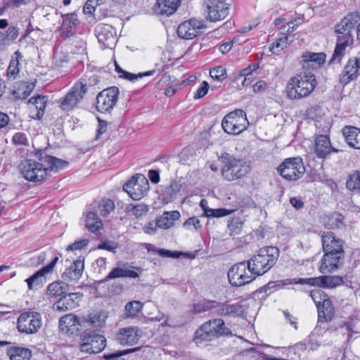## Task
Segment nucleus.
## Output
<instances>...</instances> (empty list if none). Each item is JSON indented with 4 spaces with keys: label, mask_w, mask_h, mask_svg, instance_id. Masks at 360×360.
<instances>
[{
    "label": "nucleus",
    "mask_w": 360,
    "mask_h": 360,
    "mask_svg": "<svg viewBox=\"0 0 360 360\" xmlns=\"http://www.w3.org/2000/svg\"><path fill=\"white\" fill-rule=\"evenodd\" d=\"M217 302L207 300L201 303H197L193 304V311L195 313H201L207 311L212 309H215Z\"/></svg>",
    "instance_id": "3c124183"
},
{
    "label": "nucleus",
    "mask_w": 360,
    "mask_h": 360,
    "mask_svg": "<svg viewBox=\"0 0 360 360\" xmlns=\"http://www.w3.org/2000/svg\"><path fill=\"white\" fill-rule=\"evenodd\" d=\"M142 307V303L139 301H132L128 302L125 306L126 316L127 317L136 316L141 310Z\"/></svg>",
    "instance_id": "a18cd8bd"
},
{
    "label": "nucleus",
    "mask_w": 360,
    "mask_h": 360,
    "mask_svg": "<svg viewBox=\"0 0 360 360\" xmlns=\"http://www.w3.org/2000/svg\"><path fill=\"white\" fill-rule=\"evenodd\" d=\"M248 264L239 262L233 265L228 272V278L230 284L233 286H242L250 283L255 279L254 276L248 275L246 269Z\"/></svg>",
    "instance_id": "2eb2a0df"
},
{
    "label": "nucleus",
    "mask_w": 360,
    "mask_h": 360,
    "mask_svg": "<svg viewBox=\"0 0 360 360\" xmlns=\"http://www.w3.org/2000/svg\"><path fill=\"white\" fill-rule=\"evenodd\" d=\"M142 333L137 326H129L120 328L116 333L115 340L122 345H136L141 338Z\"/></svg>",
    "instance_id": "6ab92c4d"
},
{
    "label": "nucleus",
    "mask_w": 360,
    "mask_h": 360,
    "mask_svg": "<svg viewBox=\"0 0 360 360\" xmlns=\"http://www.w3.org/2000/svg\"><path fill=\"white\" fill-rule=\"evenodd\" d=\"M78 23L77 15L69 13L63 15V23L58 28V32L63 39L70 38L76 32V26Z\"/></svg>",
    "instance_id": "393cba45"
},
{
    "label": "nucleus",
    "mask_w": 360,
    "mask_h": 360,
    "mask_svg": "<svg viewBox=\"0 0 360 360\" xmlns=\"http://www.w3.org/2000/svg\"><path fill=\"white\" fill-rule=\"evenodd\" d=\"M96 36L103 49H113L117 39L116 31L113 27L108 24H99L95 29Z\"/></svg>",
    "instance_id": "f3484780"
},
{
    "label": "nucleus",
    "mask_w": 360,
    "mask_h": 360,
    "mask_svg": "<svg viewBox=\"0 0 360 360\" xmlns=\"http://www.w3.org/2000/svg\"><path fill=\"white\" fill-rule=\"evenodd\" d=\"M332 151L338 152V150L333 148L330 144V139L326 135L317 136L315 143V153L319 158H325Z\"/></svg>",
    "instance_id": "7c9ffc66"
},
{
    "label": "nucleus",
    "mask_w": 360,
    "mask_h": 360,
    "mask_svg": "<svg viewBox=\"0 0 360 360\" xmlns=\"http://www.w3.org/2000/svg\"><path fill=\"white\" fill-rule=\"evenodd\" d=\"M78 317L72 314L65 315L60 319L59 328L61 330L68 332L72 327L79 324Z\"/></svg>",
    "instance_id": "a19ab883"
},
{
    "label": "nucleus",
    "mask_w": 360,
    "mask_h": 360,
    "mask_svg": "<svg viewBox=\"0 0 360 360\" xmlns=\"http://www.w3.org/2000/svg\"><path fill=\"white\" fill-rule=\"evenodd\" d=\"M319 322L330 321L335 314L334 307L330 299L323 302V304L317 308Z\"/></svg>",
    "instance_id": "72a5a7b5"
},
{
    "label": "nucleus",
    "mask_w": 360,
    "mask_h": 360,
    "mask_svg": "<svg viewBox=\"0 0 360 360\" xmlns=\"http://www.w3.org/2000/svg\"><path fill=\"white\" fill-rule=\"evenodd\" d=\"M84 269V259L79 258L65 269L62 274V278L66 281H77L82 277Z\"/></svg>",
    "instance_id": "bb28decb"
},
{
    "label": "nucleus",
    "mask_w": 360,
    "mask_h": 360,
    "mask_svg": "<svg viewBox=\"0 0 360 360\" xmlns=\"http://www.w3.org/2000/svg\"><path fill=\"white\" fill-rule=\"evenodd\" d=\"M343 224V217L338 213H333L325 219V226L328 229L340 228Z\"/></svg>",
    "instance_id": "79ce46f5"
},
{
    "label": "nucleus",
    "mask_w": 360,
    "mask_h": 360,
    "mask_svg": "<svg viewBox=\"0 0 360 360\" xmlns=\"http://www.w3.org/2000/svg\"><path fill=\"white\" fill-rule=\"evenodd\" d=\"M210 75L216 81H223L227 77L226 70L223 66H217L210 69Z\"/></svg>",
    "instance_id": "8fccbe9b"
},
{
    "label": "nucleus",
    "mask_w": 360,
    "mask_h": 360,
    "mask_svg": "<svg viewBox=\"0 0 360 360\" xmlns=\"http://www.w3.org/2000/svg\"><path fill=\"white\" fill-rule=\"evenodd\" d=\"M25 4V0H4L2 10L15 9Z\"/></svg>",
    "instance_id": "bf43d9fd"
},
{
    "label": "nucleus",
    "mask_w": 360,
    "mask_h": 360,
    "mask_svg": "<svg viewBox=\"0 0 360 360\" xmlns=\"http://www.w3.org/2000/svg\"><path fill=\"white\" fill-rule=\"evenodd\" d=\"M155 70H151L144 72H140L137 75L132 74L128 72H125L124 75H120V77L128 79L129 81H134L138 78H142L143 77L152 76L155 74Z\"/></svg>",
    "instance_id": "4d7b16f0"
},
{
    "label": "nucleus",
    "mask_w": 360,
    "mask_h": 360,
    "mask_svg": "<svg viewBox=\"0 0 360 360\" xmlns=\"http://www.w3.org/2000/svg\"><path fill=\"white\" fill-rule=\"evenodd\" d=\"M205 18L211 22L224 20L229 13V6L224 0H206Z\"/></svg>",
    "instance_id": "ddd939ff"
},
{
    "label": "nucleus",
    "mask_w": 360,
    "mask_h": 360,
    "mask_svg": "<svg viewBox=\"0 0 360 360\" xmlns=\"http://www.w3.org/2000/svg\"><path fill=\"white\" fill-rule=\"evenodd\" d=\"M39 159L41 162H44L45 164H46V166L49 167L50 170L57 171L58 169L64 168L65 166L68 165V162L66 161L56 158L51 155H42V154H40Z\"/></svg>",
    "instance_id": "58836bf2"
},
{
    "label": "nucleus",
    "mask_w": 360,
    "mask_h": 360,
    "mask_svg": "<svg viewBox=\"0 0 360 360\" xmlns=\"http://www.w3.org/2000/svg\"><path fill=\"white\" fill-rule=\"evenodd\" d=\"M180 3L181 0H157L154 11L158 15L169 16L176 12Z\"/></svg>",
    "instance_id": "cd10ccee"
},
{
    "label": "nucleus",
    "mask_w": 360,
    "mask_h": 360,
    "mask_svg": "<svg viewBox=\"0 0 360 360\" xmlns=\"http://www.w3.org/2000/svg\"><path fill=\"white\" fill-rule=\"evenodd\" d=\"M19 74V60L18 58H12L7 69V75L8 79H15Z\"/></svg>",
    "instance_id": "603ef678"
},
{
    "label": "nucleus",
    "mask_w": 360,
    "mask_h": 360,
    "mask_svg": "<svg viewBox=\"0 0 360 360\" xmlns=\"http://www.w3.org/2000/svg\"><path fill=\"white\" fill-rule=\"evenodd\" d=\"M127 264H124L122 266H117L112 269L111 271L106 276V277L101 281L98 283H103L108 281L110 279H115L118 278H136L139 276V274L134 271V269L141 271V269L139 267H131V269L127 268Z\"/></svg>",
    "instance_id": "b1692460"
},
{
    "label": "nucleus",
    "mask_w": 360,
    "mask_h": 360,
    "mask_svg": "<svg viewBox=\"0 0 360 360\" xmlns=\"http://www.w3.org/2000/svg\"><path fill=\"white\" fill-rule=\"evenodd\" d=\"M304 69L312 68L316 70L323 65L326 60V54L323 53L307 52L302 55Z\"/></svg>",
    "instance_id": "c85d7f7f"
},
{
    "label": "nucleus",
    "mask_w": 360,
    "mask_h": 360,
    "mask_svg": "<svg viewBox=\"0 0 360 360\" xmlns=\"http://www.w3.org/2000/svg\"><path fill=\"white\" fill-rule=\"evenodd\" d=\"M231 213V211L224 208L205 210V214L207 217H221L229 215Z\"/></svg>",
    "instance_id": "6e6d98bb"
},
{
    "label": "nucleus",
    "mask_w": 360,
    "mask_h": 360,
    "mask_svg": "<svg viewBox=\"0 0 360 360\" xmlns=\"http://www.w3.org/2000/svg\"><path fill=\"white\" fill-rule=\"evenodd\" d=\"M32 90V88L30 85L25 83H22L13 90V95L15 98L22 100L25 99L30 95Z\"/></svg>",
    "instance_id": "c03bdc74"
},
{
    "label": "nucleus",
    "mask_w": 360,
    "mask_h": 360,
    "mask_svg": "<svg viewBox=\"0 0 360 360\" xmlns=\"http://www.w3.org/2000/svg\"><path fill=\"white\" fill-rule=\"evenodd\" d=\"M44 164L41 160H25L20 165V172L29 181H41L47 176L48 168Z\"/></svg>",
    "instance_id": "0eeeda50"
},
{
    "label": "nucleus",
    "mask_w": 360,
    "mask_h": 360,
    "mask_svg": "<svg viewBox=\"0 0 360 360\" xmlns=\"http://www.w3.org/2000/svg\"><path fill=\"white\" fill-rule=\"evenodd\" d=\"M346 185L349 190H360V170L355 171L349 175Z\"/></svg>",
    "instance_id": "de8ad7c7"
},
{
    "label": "nucleus",
    "mask_w": 360,
    "mask_h": 360,
    "mask_svg": "<svg viewBox=\"0 0 360 360\" xmlns=\"http://www.w3.org/2000/svg\"><path fill=\"white\" fill-rule=\"evenodd\" d=\"M343 283V278L340 276H320L308 278H299L298 280H288L286 285L300 284L309 285L311 286H319L325 288H335Z\"/></svg>",
    "instance_id": "4468645a"
},
{
    "label": "nucleus",
    "mask_w": 360,
    "mask_h": 360,
    "mask_svg": "<svg viewBox=\"0 0 360 360\" xmlns=\"http://www.w3.org/2000/svg\"><path fill=\"white\" fill-rule=\"evenodd\" d=\"M230 333V330L225 326L224 321L217 319L205 323L198 329L195 333L194 340L196 344H199L202 341H211L220 335Z\"/></svg>",
    "instance_id": "39448f33"
},
{
    "label": "nucleus",
    "mask_w": 360,
    "mask_h": 360,
    "mask_svg": "<svg viewBox=\"0 0 360 360\" xmlns=\"http://www.w3.org/2000/svg\"><path fill=\"white\" fill-rule=\"evenodd\" d=\"M243 223L239 218L229 221L228 228L231 236L238 235L242 230Z\"/></svg>",
    "instance_id": "864d4df0"
},
{
    "label": "nucleus",
    "mask_w": 360,
    "mask_h": 360,
    "mask_svg": "<svg viewBox=\"0 0 360 360\" xmlns=\"http://www.w3.org/2000/svg\"><path fill=\"white\" fill-rule=\"evenodd\" d=\"M53 64L56 68L63 67L69 61V56L61 50H56L53 54Z\"/></svg>",
    "instance_id": "49530a36"
},
{
    "label": "nucleus",
    "mask_w": 360,
    "mask_h": 360,
    "mask_svg": "<svg viewBox=\"0 0 360 360\" xmlns=\"http://www.w3.org/2000/svg\"><path fill=\"white\" fill-rule=\"evenodd\" d=\"M106 347V339L94 331H84L80 337L79 349L89 354L101 352Z\"/></svg>",
    "instance_id": "1a4fd4ad"
},
{
    "label": "nucleus",
    "mask_w": 360,
    "mask_h": 360,
    "mask_svg": "<svg viewBox=\"0 0 360 360\" xmlns=\"http://www.w3.org/2000/svg\"><path fill=\"white\" fill-rule=\"evenodd\" d=\"M310 296L316 304L317 308L323 304V302L329 299L328 296L321 289H314L311 290Z\"/></svg>",
    "instance_id": "09e8293b"
},
{
    "label": "nucleus",
    "mask_w": 360,
    "mask_h": 360,
    "mask_svg": "<svg viewBox=\"0 0 360 360\" xmlns=\"http://www.w3.org/2000/svg\"><path fill=\"white\" fill-rule=\"evenodd\" d=\"M183 226L187 230L194 229L195 231L200 230L202 227L200 219L195 217L188 218L184 223Z\"/></svg>",
    "instance_id": "13d9d810"
},
{
    "label": "nucleus",
    "mask_w": 360,
    "mask_h": 360,
    "mask_svg": "<svg viewBox=\"0 0 360 360\" xmlns=\"http://www.w3.org/2000/svg\"><path fill=\"white\" fill-rule=\"evenodd\" d=\"M69 290V285L64 281H55L50 283L46 289L48 295L52 297L63 296Z\"/></svg>",
    "instance_id": "f704fd0d"
},
{
    "label": "nucleus",
    "mask_w": 360,
    "mask_h": 360,
    "mask_svg": "<svg viewBox=\"0 0 360 360\" xmlns=\"http://www.w3.org/2000/svg\"><path fill=\"white\" fill-rule=\"evenodd\" d=\"M360 15L358 13L348 14L336 25L335 32L338 34V39L352 41L351 32L359 22Z\"/></svg>",
    "instance_id": "dca6fc26"
},
{
    "label": "nucleus",
    "mask_w": 360,
    "mask_h": 360,
    "mask_svg": "<svg viewBox=\"0 0 360 360\" xmlns=\"http://www.w3.org/2000/svg\"><path fill=\"white\" fill-rule=\"evenodd\" d=\"M7 354L11 360H30L31 351L25 347H12L8 349Z\"/></svg>",
    "instance_id": "c9c22d12"
},
{
    "label": "nucleus",
    "mask_w": 360,
    "mask_h": 360,
    "mask_svg": "<svg viewBox=\"0 0 360 360\" xmlns=\"http://www.w3.org/2000/svg\"><path fill=\"white\" fill-rule=\"evenodd\" d=\"M204 25L202 21L196 19H190L189 20L181 22L177 29V34L179 37L185 39H191L201 33Z\"/></svg>",
    "instance_id": "aec40b11"
},
{
    "label": "nucleus",
    "mask_w": 360,
    "mask_h": 360,
    "mask_svg": "<svg viewBox=\"0 0 360 360\" xmlns=\"http://www.w3.org/2000/svg\"><path fill=\"white\" fill-rule=\"evenodd\" d=\"M89 244L88 239H82L77 241H75L72 244L68 245L67 247V250H82L87 246Z\"/></svg>",
    "instance_id": "052dcab7"
},
{
    "label": "nucleus",
    "mask_w": 360,
    "mask_h": 360,
    "mask_svg": "<svg viewBox=\"0 0 360 360\" xmlns=\"http://www.w3.org/2000/svg\"><path fill=\"white\" fill-rule=\"evenodd\" d=\"M317 84L315 75L310 72L297 75L290 79L286 94L290 99H300L308 96Z\"/></svg>",
    "instance_id": "7ed1b4c3"
},
{
    "label": "nucleus",
    "mask_w": 360,
    "mask_h": 360,
    "mask_svg": "<svg viewBox=\"0 0 360 360\" xmlns=\"http://www.w3.org/2000/svg\"><path fill=\"white\" fill-rule=\"evenodd\" d=\"M148 212V207L146 205L140 204L135 205L132 209V212L136 217H140L142 214H146Z\"/></svg>",
    "instance_id": "338daca9"
},
{
    "label": "nucleus",
    "mask_w": 360,
    "mask_h": 360,
    "mask_svg": "<svg viewBox=\"0 0 360 360\" xmlns=\"http://www.w3.org/2000/svg\"><path fill=\"white\" fill-rule=\"evenodd\" d=\"M278 256L279 250L276 247L267 246L261 248L248 261V269L255 278L264 275L275 265Z\"/></svg>",
    "instance_id": "f03ea898"
},
{
    "label": "nucleus",
    "mask_w": 360,
    "mask_h": 360,
    "mask_svg": "<svg viewBox=\"0 0 360 360\" xmlns=\"http://www.w3.org/2000/svg\"><path fill=\"white\" fill-rule=\"evenodd\" d=\"M42 325L41 316L37 311H25L18 319V331L26 334H34Z\"/></svg>",
    "instance_id": "9d476101"
},
{
    "label": "nucleus",
    "mask_w": 360,
    "mask_h": 360,
    "mask_svg": "<svg viewBox=\"0 0 360 360\" xmlns=\"http://www.w3.org/2000/svg\"><path fill=\"white\" fill-rule=\"evenodd\" d=\"M342 131L347 143L353 148L360 149V129L345 126Z\"/></svg>",
    "instance_id": "2f4dec72"
},
{
    "label": "nucleus",
    "mask_w": 360,
    "mask_h": 360,
    "mask_svg": "<svg viewBox=\"0 0 360 360\" xmlns=\"http://www.w3.org/2000/svg\"><path fill=\"white\" fill-rule=\"evenodd\" d=\"M182 184L180 180L173 179L168 185L162 186L161 188V195L162 200L166 203L173 201L176 195L180 192Z\"/></svg>",
    "instance_id": "c756f323"
},
{
    "label": "nucleus",
    "mask_w": 360,
    "mask_h": 360,
    "mask_svg": "<svg viewBox=\"0 0 360 360\" xmlns=\"http://www.w3.org/2000/svg\"><path fill=\"white\" fill-rule=\"evenodd\" d=\"M224 158V165L221 173L224 179L227 181H231L240 179L251 170L250 163L244 159L236 158L227 153Z\"/></svg>",
    "instance_id": "20e7f679"
},
{
    "label": "nucleus",
    "mask_w": 360,
    "mask_h": 360,
    "mask_svg": "<svg viewBox=\"0 0 360 360\" xmlns=\"http://www.w3.org/2000/svg\"><path fill=\"white\" fill-rule=\"evenodd\" d=\"M120 90L117 86H111L101 91L96 96V108L101 113L110 112L115 106Z\"/></svg>",
    "instance_id": "f8f14e48"
},
{
    "label": "nucleus",
    "mask_w": 360,
    "mask_h": 360,
    "mask_svg": "<svg viewBox=\"0 0 360 360\" xmlns=\"http://www.w3.org/2000/svg\"><path fill=\"white\" fill-rule=\"evenodd\" d=\"M58 257H56L53 259L46 266L42 267L41 269L37 271L30 277L25 280L30 290H37L40 288L43 283L45 282V275L51 272L56 266Z\"/></svg>",
    "instance_id": "412c9836"
},
{
    "label": "nucleus",
    "mask_w": 360,
    "mask_h": 360,
    "mask_svg": "<svg viewBox=\"0 0 360 360\" xmlns=\"http://www.w3.org/2000/svg\"><path fill=\"white\" fill-rule=\"evenodd\" d=\"M158 253L159 255L163 257H172V258H177L179 257L180 252L178 251L172 252L169 250L165 249H159L158 250Z\"/></svg>",
    "instance_id": "69168bd1"
},
{
    "label": "nucleus",
    "mask_w": 360,
    "mask_h": 360,
    "mask_svg": "<svg viewBox=\"0 0 360 360\" xmlns=\"http://www.w3.org/2000/svg\"><path fill=\"white\" fill-rule=\"evenodd\" d=\"M352 42V41H347V40L337 39L336 46L329 63H340L342 57L345 54L346 47Z\"/></svg>",
    "instance_id": "4c0bfd02"
},
{
    "label": "nucleus",
    "mask_w": 360,
    "mask_h": 360,
    "mask_svg": "<svg viewBox=\"0 0 360 360\" xmlns=\"http://www.w3.org/2000/svg\"><path fill=\"white\" fill-rule=\"evenodd\" d=\"M178 211L165 212L156 219V226L160 229H167L174 226V221L180 217Z\"/></svg>",
    "instance_id": "473e14b6"
},
{
    "label": "nucleus",
    "mask_w": 360,
    "mask_h": 360,
    "mask_svg": "<svg viewBox=\"0 0 360 360\" xmlns=\"http://www.w3.org/2000/svg\"><path fill=\"white\" fill-rule=\"evenodd\" d=\"M13 142L16 145H27V139L24 133H16L13 137Z\"/></svg>",
    "instance_id": "0e129e2a"
},
{
    "label": "nucleus",
    "mask_w": 360,
    "mask_h": 360,
    "mask_svg": "<svg viewBox=\"0 0 360 360\" xmlns=\"http://www.w3.org/2000/svg\"><path fill=\"white\" fill-rule=\"evenodd\" d=\"M105 318L106 316L101 312L91 314L89 316L90 321L97 326H101L105 322Z\"/></svg>",
    "instance_id": "680f3d73"
},
{
    "label": "nucleus",
    "mask_w": 360,
    "mask_h": 360,
    "mask_svg": "<svg viewBox=\"0 0 360 360\" xmlns=\"http://www.w3.org/2000/svg\"><path fill=\"white\" fill-rule=\"evenodd\" d=\"M208 89L209 84L206 81L202 82L200 86H199L196 93L195 94L194 98L199 99L205 96L208 91Z\"/></svg>",
    "instance_id": "e2e57ef3"
},
{
    "label": "nucleus",
    "mask_w": 360,
    "mask_h": 360,
    "mask_svg": "<svg viewBox=\"0 0 360 360\" xmlns=\"http://www.w3.org/2000/svg\"><path fill=\"white\" fill-rule=\"evenodd\" d=\"M278 174L289 181H295L301 178L305 167L302 158L299 157L286 158L277 168Z\"/></svg>",
    "instance_id": "6e6552de"
},
{
    "label": "nucleus",
    "mask_w": 360,
    "mask_h": 360,
    "mask_svg": "<svg viewBox=\"0 0 360 360\" xmlns=\"http://www.w3.org/2000/svg\"><path fill=\"white\" fill-rule=\"evenodd\" d=\"M321 240L325 254L321 261L319 270L322 274H326L338 268L345 252L342 241L336 238L332 232L323 233Z\"/></svg>",
    "instance_id": "f257e3e1"
},
{
    "label": "nucleus",
    "mask_w": 360,
    "mask_h": 360,
    "mask_svg": "<svg viewBox=\"0 0 360 360\" xmlns=\"http://www.w3.org/2000/svg\"><path fill=\"white\" fill-rule=\"evenodd\" d=\"M28 102L32 105V112L37 111L36 116L40 119L44 115L46 105V97L38 95L30 98Z\"/></svg>",
    "instance_id": "e433bc0d"
},
{
    "label": "nucleus",
    "mask_w": 360,
    "mask_h": 360,
    "mask_svg": "<svg viewBox=\"0 0 360 360\" xmlns=\"http://www.w3.org/2000/svg\"><path fill=\"white\" fill-rule=\"evenodd\" d=\"M86 227L92 233H94L102 228L103 224L99 219L96 213L89 212L86 215Z\"/></svg>",
    "instance_id": "ea45409f"
},
{
    "label": "nucleus",
    "mask_w": 360,
    "mask_h": 360,
    "mask_svg": "<svg viewBox=\"0 0 360 360\" xmlns=\"http://www.w3.org/2000/svg\"><path fill=\"white\" fill-rule=\"evenodd\" d=\"M215 309H217V315L223 316H241L245 311L244 305L240 303L228 304L217 302Z\"/></svg>",
    "instance_id": "a878e982"
},
{
    "label": "nucleus",
    "mask_w": 360,
    "mask_h": 360,
    "mask_svg": "<svg viewBox=\"0 0 360 360\" xmlns=\"http://www.w3.org/2000/svg\"><path fill=\"white\" fill-rule=\"evenodd\" d=\"M82 296L80 292L68 293L56 301L53 304V309L63 312L72 310L79 306Z\"/></svg>",
    "instance_id": "4be33fe9"
},
{
    "label": "nucleus",
    "mask_w": 360,
    "mask_h": 360,
    "mask_svg": "<svg viewBox=\"0 0 360 360\" xmlns=\"http://www.w3.org/2000/svg\"><path fill=\"white\" fill-rule=\"evenodd\" d=\"M289 44V37L288 36H283L274 42L269 48V50L272 53L278 54L281 51L286 49Z\"/></svg>",
    "instance_id": "37998d69"
},
{
    "label": "nucleus",
    "mask_w": 360,
    "mask_h": 360,
    "mask_svg": "<svg viewBox=\"0 0 360 360\" xmlns=\"http://www.w3.org/2000/svg\"><path fill=\"white\" fill-rule=\"evenodd\" d=\"M95 11L94 0H88L84 7L83 12L84 14L91 15Z\"/></svg>",
    "instance_id": "774afa93"
},
{
    "label": "nucleus",
    "mask_w": 360,
    "mask_h": 360,
    "mask_svg": "<svg viewBox=\"0 0 360 360\" xmlns=\"http://www.w3.org/2000/svg\"><path fill=\"white\" fill-rule=\"evenodd\" d=\"M149 188L148 181L144 176L136 174L123 186V189L134 200L143 198Z\"/></svg>",
    "instance_id": "9b49d317"
},
{
    "label": "nucleus",
    "mask_w": 360,
    "mask_h": 360,
    "mask_svg": "<svg viewBox=\"0 0 360 360\" xmlns=\"http://www.w3.org/2000/svg\"><path fill=\"white\" fill-rule=\"evenodd\" d=\"M100 212L103 217L108 216L115 209V204L112 200H103L100 205Z\"/></svg>",
    "instance_id": "5fc2aeb1"
},
{
    "label": "nucleus",
    "mask_w": 360,
    "mask_h": 360,
    "mask_svg": "<svg viewBox=\"0 0 360 360\" xmlns=\"http://www.w3.org/2000/svg\"><path fill=\"white\" fill-rule=\"evenodd\" d=\"M86 92V84L82 81L77 82L71 91L63 98L60 106L64 110L72 109L83 98Z\"/></svg>",
    "instance_id": "a211bd4d"
},
{
    "label": "nucleus",
    "mask_w": 360,
    "mask_h": 360,
    "mask_svg": "<svg viewBox=\"0 0 360 360\" xmlns=\"http://www.w3.org/2000/svg\"><path fill=\"white\" fill-rule=\"evenodd\" d=\"M249 125V122L245 111L236 110L227 114L221 122L224 131L229 134H239L245 131Z\"/></svg>",
    "instance_id": "423d86ee"
},
{
    "label": "nucleus",
    "mask_w": 360,
    "mask_h": 360,
    "mask_svg": "<svg viewBox=\"0 0 360 360\" xmlns=\"http://www.w3.org/2000/svg\"><path fill=\"white\" fill-rule=\"evenodd\" d=\"M360 62L358 58H352L348 60L342 73L340 75V82L346 85L355 79L359 75Z\"/></svg>",
    "instance_id": "5701e85b"
}]
</instances>
